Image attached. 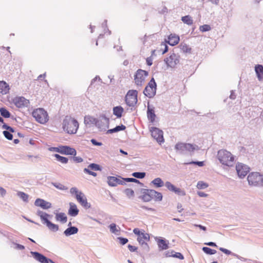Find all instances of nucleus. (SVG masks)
Here are the masks:
<instances>
[{
	"label": "nucleus",
	"instance_id": "2eb2a0df",
	"mask_svg": "<svg viewBox=\"0 0 263 263\" xmlns=\"http://www.w3.org/2000/svg\"><path fill=\"white\" fill-rule=\"evenodd\" d=\"M14 105L18 108L27 107L29 104V101L23 97H16L13 100Z\"/></svg>",
	"mask_w": 263,
	"mask_h": 263
},
{
	"label": "nucleus",
	"instance_id": "6ab92c4d",
	"mask_svg": "<svg viewBox=\"0 0 263 263\" xmlns=\"http://www.w3.org/2000/svg\"><path fill=\"white\" fill-rule=\"evenodd\" d=\"M60 153L63 155L76 156L77 152L74 148L68 146H61Z\"/></svg>",
	"mask_w": 263,
	"mask_h": 263
},
{
	"label": "nucleus",
	"instance_id": "f8f14e48",
	"mask_svg": "<svg viewBox=\"0 0 263 263\" xmlns=\"http://www.w3.org/2000/svg\"><path fill=\"white\" fill-rule=\"evenodd\" d=\"M109 120L105 116H101L97 119L96 126L100 131H105L109 127Z\"/></svg>",
	"mask_w": 263,
	"mask_h": 263
},
{
	"label": "nucleus",
	"instance_id": "7c9ffc66",
	"mask_svg": "<svg viewBox=\"0 0 263 263\" xmlns=\"http://www.w3.org/2000/svg\"><path fill=\"white\" fill-rule=\"evenodd\" d=\"M147 115L148 119L152 122H154L156 115L155 114V111L153 108H151L149 107H148L147 111Z\"/></svg>",
	"mask_w": 263,
	"mask_h": 263
},
{
	"label": "nucleus",
	"instance_id": "aec40b11",
	"mask_svg": "<svg viewBox=\"0 0 263 263\" xmlns=\"http://www.w3.org/2000/svg\"><path fill=\"white\" fill-rule=\"evenodd\" d=\"M156 241L160 250H166L169 248V242L164 238H158Z\"/></svg>",
	"mask_w": 263,
	"mask_h": 263
},
{
	"label": "nucleus",
	"instance_id": "423d86ee",
	"mask_svg": "<svg viewBox=\"0 0 263 263\" xmlns=\"http://www.w3.org/2000/svg\"><path fill=\"white\" fill-rule=\"evenodd\" d=\"M32 115L37 122L41 124L46 123L49 120L47 111L42 108L34 110Z\"/></svg>",
	"mask_w": 263,
	"mask_h": 263
},
{
	"label": "nucleus",
	"instance_id": "de8ad7c7",
	"mask_svg": "<svg viewBox=\"0 0 263 263\" xmlns=\"http://www.w3.org/2000/svg\"><path fill=\"white\" fill-rule=\"evenodd\" d=\"M199 29L202 32H206L210 30L211 29V28L210 25L205 24L200 26L199 27Z\"/></svg>",
	"mask_w": 263,
	"mask_h": 263
},
{
	"label": "nucleus",
	"instance_id": "864d4df0",
	"mask_svg": "<svg viewBox=\"0 0 263 263\" xmlns=\"http://www.w3.org/2000/svg\"><path fill=\"white\" fill-rule=\"evenodd\" d=\"M37 214L40 217V218L42 221L45 222L46 220L48 219L46 218L45 217H44V215H45V212H44L42 211L39 210L37 212Z\"/></svg>",
	"mask_w": 263,
	"mask_h": 263
},
{
	"label": "nucleus",
	"instance_id": "bb28decb",
	"mask_svg": "<svg viewBox=\"0 0 263 263\" xmlns=\"http://www.w3.org/2000/svg\"><path fill=\"white\" fill-rule=\"evenodd\" d=\"M165 255L166 257H173L175 258H179L180 259H184V257L181 253L175 252L174 251L166 252Z\"/></svg>",
	"mask_w": 263,
	"mask_h": 263
},
{
	"label": "nucleus",
	"instance_id": "0e129e2a",
	"mask_svg": "<svg viewBox=\"0 0 263 263\" xmlns=\"http://www.w3.org/2000/svg\"><path fill=\"white\" fill-rule=\"evenodd\" d=\"M6 194V191L3 187L0 186V195L4 197Z\"/></svg>",
	"mask_w": 263,
	"mask_h": 263
},
{
	"label": "nucleus",
	"instance_id": "ddd939ff",
	"mask_svg": "<svg viewBox=\"0 0 263 263\" xmlns=\"http://www.w3.org/2000/svg\"><path fill=\"white\" fill-rule=\"evenodd\" d=\"M236 170L238 176L241 178H244L250 171V167L243 163H238L236 165Z\"/></svg>",
	"mask_w": 263,
	"mask_h": 263
},
{
	"label": "nucleus",
	"instance_id": "2f4dec72",
	"mask_svg": "<svg viewBox=\"0 0 263 263\" xmlns=\"http://www.w3.org/2000/svg\"><path fill=\"white\" fill-rule=\"evenodd\" d=\"M219 249L220 251H221V252H222L223 253H224V254H226L227 255H231L239 259H241L242 258H243L242 257H241L239 255H237V254L233 253L231 251H230L227 249H225V248H223L222 247H220Z\"/></svg>",
	"mask_w": 263,
	"mask_h": 263
},
{
	"label": "nucleus",
	"instance_id": "20e7f679",
	"mask_svg": "<svg viewBox=\"0 0 263 263\" xmlns=\"http://www.w3.org/2000/svg\"><path fill=\"white\" fill-rule=\"evenodd\" d=\"M141 193L142 196L140 198L144 202H148L152 199H155V201H159L162 199V194L154 190L142 189L141 190Z\"/></svg>",
	"mask_w": 263,
	"mask_h": 263
},
{
	"label": "nucleus",
	"instance_id": "603ef678",
	"mask_svg": "<svg viewBox=\"0 0 263 263\" xmlns=\"http://www.w3.org/2000/svg\"><path fill=\"white\" fill-rule=\"evenodd\" d=\"M174 193L178 195L183 196L185 195V192L184 190H181L180 188L176 187L174 191Z\"/></svg>",
	"mask_w": 263,
	"mask_h": 263
},
{
	"label": "nucleus",
	"instance_id": "7ed1b4c3",
	"mask_svg": "<svg viewBox=\"0 0 263 263\" xmlns=\"http://www.w3.org/2000/svg\"><path fill=\"white\" fill-rule=\"evenodd\" d=\"M217 158L223 165L231 167L234 164V156L230 152L226 149H222L218 151Z\"/></svg>",
	"mask_w": 263,
	"mask_h": 263
},
{
	"label": "nucleus",
	"instance_id": "b1692460",
	"mask_svg": "<svg viewBox=\"0 0 263 263\" xmlns=\"http://www.w3.org/2000/svg\"><path fill=\"white\" fill-rule=\"evenodd\" d=\"M78 229L76 227L74 226H70L66 229L64 231V234L66 236H69L71 235H74L77 234L78 232Z\"/></svg>",
	"mask_w": 263,
	"mask_h": 263
},
{
	"label": "nucleus",
	"instance_id": "1a4fd4ad",
	"mask_svg": "<svg viewBox=\"0 0 263 263\" xmlns=\"http://www.w3.org/2000/svg\"><path fill=\"white\" fill-rule=\"evenodd\" d=\"M148 74V72L145 70L138 69L134 76L135 84L138 86H142Z\"/></svg>",
	"mask_w": 263,
	"mask_h": 263
},
{
	"label": "nucleus",
	"instance_id": "4be33fe9",
	"mask_svg": "<svg viewBox=\"0 0 263 263\" xmlns=\"http://www.w3.org/2000/svg\"><path fill=\"white\" fill-rule=\"evenodd\" d=\"M180 40L179 36L175 34H171L168 36V41L167 42L171 46H175L177 45Z\"/></svg>",
	"mask_w": 263,
	"mask_h": 263
},
{
	"label": "nucleus",
	"instance_id": "393cba45",
	"mask_svg": "<svg viewBox=\"0 0 263 263\" xmlns=\"http://www.w3.org/2000/svg\"><path fill=\"white\" fill-rule=\"evenodd\" d=\"M9 85L5 81H0V93L3 95L7 94L9 90Z\"/></svg>",
	"mask_w": 263,
	"mask_h": 263
},
{
	"label": "nucleus",
	"instance_id": "f3484780",
	"mask_svg": "<svg viewBox=\"0 0 263 263\" xmlns=\"http://www.w3.org/2000/svg\"><path fill=\"white\" fill-rule=\"evenodd\" d=\"M34 205L36 206H40L44 210L50 209L52 206L50 202L41 198H37L35 200Z\"/></svg>",
	"mask_w": 263,
	"mask_h": 263
},
{
	"label": "nucleus",
	"instance_id": "c85d7f7f",
	"mask_svg": "<svg viewBox=\"0 0 263 263\" xmlns=\"http://www.w3.org/2000/svg\"><path fill=\"white\" fill-rule=\"evenodd\" d=\"M124 111L123 108L121 106H118L113 108V114L117 118H121Z\"/></svg>",
	"mask_w": 263,
	"mask_h": 263
},
{
	"label": "nucleus",
	"instance_id": "9d476101",
	"mask_svg": "<svg viewBox=\"0 0 263 263\" xmlns=\"http://www.w3.org/2000/svg\"><path fill=\"white\" fill-rule=\"evenodd\" d=\"M177 50H178V48H175L173 52L164 60L165 63L170 67H174L179 62V55L175 53V51Z\"/></svg>",
	"mask_w": 263,
	"mask_h": 263
},
{
	"label": "nucleus",
	"instance_id": "e433bc0d",
	"mask_svg": "<svg viewBox=\"0 0 263 263\" xmlns=\"http://www.w3.org/2000/svg\"><path fill=\"white\" fill-rule=\"evenodd\" d=\"M54 156L56 159L62 163L66 164L68 161V159L67 158L61 156L59 154H55Z\"/></svg>",
	"mask_w": 263,
	"mask_h": 263
},
{
	"label": "nucleus",
	"instance_id": "e2e57ef3",
	"mask_svg": "<svg viewBox=\"0 0 263 263\" xmlns=\"http://www.w3.org/2000/svg\"><path fill=\"white\" fill-rule=\"evenodd\" d=\"M197 194L199 197H205L208 196V194L201 191L197 192Z\"/></svg>",
	"mask_w": 263,
	"mask_h": 263
},
{
	"label": "nucleus",
	"instance_id": "4d7b16f0",
	"mask_svg": "<svg viewBox=\"0 0 263 263\" xmlns=\"http://www.w3.org/2000/svg\"><path fill=\"white\" fill-rule=\"evenodd\" d=\"M84 172L85 173H87L89 175H92L94 177H96L97 176V173L95 172H93L92 171H91L89 169L85 168L84 169Z\"/></svg>",
	"mask_w": 263,
	"mask_h": 263
},
{
	"label": "nucleus",
	"instance_id": "69168bd1",
	"mask_svg": "<svg viewBox=\"0 0 263 263\" xmlns=\"http://www.w3.org/2000/svg\"><path fill=\"white\" fill-rule=\"evenodd\" d=\"M146 63L147 65L151 66L153 64V59L151 57H148L146 59Z\"/></svg>",
	"mask_w": 263,
	"mask_h": 263
},
{
	"label": "nucleus",
	"instance_id": "cd10ccee",
	"mask_svg": "<svg viewBox=\"0 0 263 263\" xmlns=\"http://www.w3.org/2000/svg\"><path fill=\"white\" fill-rule=\"evenodd\" d=\"M55 219L57 221H60L63 223H65L67 221V217L64 213H56Z\"/></svg>",
	"mask_w": 263,
	"mask_h": 263
},
{
	"label": "nucleus",
	"instance_id": "a18cd8bd",
	"mask_svg": "<svg viewBox=\"0 0 263 263\" xmlns=\"http://www.w3.org/2000/svg\"><path fill=\"white\" fill-rule=\"evenodd\" d=\"M146 174L145 172H134L132 176L136 178L142 179L145 177Z\"/></svg>",
	"mask_w": 263,
	"mask_h": 263
},
{
	"label": "nucleus",
	"instance_id": "37998d69",
	"mask_svg": "<svg viewBox=\"0 0 263 263\" xmlns=\"http://www.w3.org/2000/svg\"><path fill=\"white\" fill-rule=\"evenodd\" d=\"M52 185H53L57 189L60 190H66L68 189V188L65 186V185H63L62 184L60 183H56V182H52Z\"/></svg>",
	"mask_w": 263,
	"mask_h": 263
},
{
	"label": "nucleus",
	"instance_id": "09e8293b",
	"mask_svg": "<svg viewBox=\"0 0 263 263\" xmlns=\"http://www.w3.org/2000/svg\"><path fill=\"white\" fill-rule=\"evenodd\" d=\"M208 186V185L203 181H199L197 184V187L198 189H204Z\"/></svg>",
	"mask_w": 263,
	"mask_h": 263
},
{
	"label": "nucleus",
	"instance_id": "9b49d317",
	"mask_svg": "<svg viewBox=\"0 0 263 263\" xmlns=\"http://www.w3.org/2000/svg\"><path fill=\"white\" fill-rule=\"evenodd\" d=\"M138 92L136 90H130L128 91L126 97L125 101L129 106H134L137 102Z\"/></svg>",
	"mask_w": 263,
	"mask_h": 263
},
{
	"label": "nucleus",
	"instance_id": "dca6fc26",
	"mask_svg": "<svg viewBox=\"0 0 263 263\" xmlns=\"http://www.w3.org/2000/svg\"><path fill=\"white\" fill-rule=\"evenodd\" d=\"M76 198L79 203L85 209L90 208V204L87 202L85 195L82 192L79 195H76Z\"/></svg>",
	"mask_w": 263,
	"mask_h": 263
},
{
	"label": "nucleus",
	"instance_id": "5fc2aeb1",
	"mask_svg": "<svg viewBox=\"0 0 263 263\" xmlns=\"http://www.w3.org/2000/svg\"><path fill=\"white\" fill-rule=\"evenodd\" d=\"M186 164H196L199 166L201 167L204 165V162L203 161H192L191 162L187 163Z\"/></svg>",
	"mask_w": 263,
	"mask_h": 263
},
{
	"label": "nucleus",
	"instance_id": "4c0bfd02",
	"mask_svg": "<svg viewBox=\"0 0 263 263\" xmlns=\"http://www.w3.org/2000/svg\"><path fill=\"white\" fill-rule=\"evenodd\" d=\"M0 113L1 116L4 118H8L10 117V113L5 107H2L0 108Z\"/></svg>",
	"mask_w": 263,
	"mask_h": 263
},
{
	"label": "nucleus",
	"instance_id": "473e14b6",
	"mask_svg": "<svg viewBox=\"0 0 263 263\" xmlns=\"http://www.w3.org/2000/svg\"><path fill=\"white\" fill-rule=\"evenodd\" d=\"M109 228L110 229V231L115 234L118 235L120 231V227H118L115 223H111L109 226Z\"/></svg>",
	"mask_w": 263,
	"mask_h": 263
},
{
	"label": "nucleus",
	"instance_id": "49530a36",
	"mask_svg": "<svg viewBox=\"0 0 263 263\" xmlns=\"http://www.w3.org/2000/svg\"><path fill=\"white\" fill-rule=\"evenodd\" d=\"M165 186L169 191L173 192H174L175 190L176 189V187L169 181H167L165 182Z\"/></svg>",
	"mask_w": 263,
	"mask_h": 263
},
{
	"label": "nucleus",
	"instance_id": "58836bf2",
	"mask_svg": "<svg viewBox=\"0 0 263 263\" xmlns=\"http://www.w3.org/2000/svg\"><path fill=\"white\" fill-rule=\"evenodd\" d=\"M179 48L180 50L184 53L190 52L191 50V48L184 43H181L179 45Z\"/></svg>",
	"mask_w": 263,
	"mask_h": 263
},
{
	"label": "nucleus",
	"instance_id": "774afa93",
	"mask_svg": "<svg viewBox=\"0 0 263 263\" xmlns=\"http://www.w3.org/2000/svg\"><path fill=\"white\" fill-rule=\"evenodd\" d=\"M195 226L196 227L199 228L201 230H202L203 231H205L206 230V228L205 227L203 226L200 225V224H195Z\"/></svg>",
	"mask_w": 263,
	"mask_h": 263
},
{
	"label": "nucleus",
	"instance_id": "4468645a",
	"mask_svg": "<svg viewBox=\"0 0 263 263\" xmlns=\"http://www.w3.org/2000/svg\"><path fill=\"white\" fill-rule=\"evenodd\" d=\"M152 136L161 144L164 142L163 132L157 127H153L151 130Z\"/></svg>",
	"mask_w": 263,
	"mask_h": 263
},
{
	"label": "nucleus",
	"instance_id": "6e6552de",
	"mask_svg": "<svg viewBox=\"0 0 263 263\" xmlns=\"http://www.w3.org/2000/svg\"><path fill=\"white\" fill-rule=\"evenodd\" d=\"M157 84L155 79L152 78L148 82V85L145 87L143 93L149 98H152L156 93Z\"/></svg>",
	"mask_w": 263,
	"mask_h": 263
},
{
	"label": "nucleus",
	"instance_id": "8fccbe9b",
	"mask_svg": "<svg viewBox=\"0 0 263 263\" xmlns=\"http://www.w3.org/2000/svg\"><path fill=\"white\" fill-rule=\"evenodd\" d=\"M5 137L9 140H11L13 139L12 134L7 130H4L3 132Z\"/></svg>",
	"mask_w": 263,
	"mask_h": 263
},
{
	"label": "nucleus",
	"instance_id": "13d9d810",
	"mask_svg": "<svg viewBox=\"0 0 263 263\" xmlns=\"http://www.w3.org/2000/svg\"><path fill=\"white\" fill-rule=\"evenodd\" d=\"M118 239L119 240L120 243L122 245H125L128 241L127 238L123 237H118Z\"/></svg>",
	"mask_w": 263,
	"mask_h": 263
},
{
	"label": "nucleus",
	"instance_id": "c03bdc74",
	"mask_svg": "<svg viewBox=\"0 0 263 263\" xmlns=\"http://www.w3.org/2000/svg\"><path fill=\"white\" fill-rule=\"evenodd\" d=\"M202 249L203 251L207 254L213 255V254H215L216 253V250H213V249H212L210 248L206 247H203Z\"/></svg>",
	"mask_w": 263,
	"mask_h": 263
},
{
	"label": "nucleus",
	"instance_id": "5701e85b",
	"mask_svg": "<svg viewBox=\"0 0 263 263\" xmlns=\"http://www.w3.org/2000/svg\"><path fill=\"white\" fill-rule=\"evenodd\" d=\"M255 71L259 81L263 79V66L262 65H256L255 66Z\"/></svg>",
	"mask_w": 263,
	"mask_h": 263
},
{
	"label": "nucleus",
	"instance_id": "a19ab883",
	"mask_svg": "<svg viewBox=\"0 0 263 263\" xmlns=\"http://www.w3.org/2000/svg\"><path fill=\"white\" fill-rule=\"evenodd\" d=\"M87 168L89 169L90 170H93V171H101V166L97 164L96 163H91L90 164Z\"/></svg>",
	"mask_w": 263,
	"mask_h": 263
},
{
	"label": "nucleus",
	"instance_id": "72a5a7b5",
	"mask_svg": "<svg viewBox=\"0 0 263 263\" xmlns=\"http://www.w3.org/2000/svg\"><path fill=\"white\" fill-rule=\"evenodd\" d=\"M151 183L157 187H160L164 185V182L160 178H155L151 182Z\"/></svg>",
	"mask_w": 263,
	"mask_h": 263
},
{
	"label": "nucleus",
	"instance_id": "3c124183",
	"mask_svg": "<svg viewBox=\"0 0 263 263\" xmlns=\"http://www.w3.org/2000/svg\"><path fill=\"white\" fill-rule=\"evenodd\" d=\"M124 193L129 198L134 196V191L130 189H126L124 191Z\"/></svg>",
	"mask_w": 263,
	"mask_h": 263
},
{
	"label": "nucleus",
	"instance_id": "052dcab7",
	"mask_svg": "<svg viewBox=\"0 0 263 263\" xmlns=\"http://www.w3.org/2000/svg\"><path fill=\"white\" fill-rule=\"evenodd\" d=\"M91 142L92 143V144L94 145H96V146H101L102 145V143L101 142H98L96 139H92L91 140Z\"/></svg>",
	"mask_w": 263,
	"mask_h": 263
},
{
	"label": "nucleus",
	"instance_id": "c756f323",
	"mask_svg": "<svg viewBox=\"0 0 263 263\" xmlns=\"http://www.w3.org/2000/svg\"><path fill=\"white\" fill-rule=\"evenodd\" d=\"M125 128H126V126L123 124H121V125H118V126H116L114 128H111V129L107 130L106 132V134H112L114 133H117V132L121 131V130H124V129H125Z\"/></svg>",
	"mask_w": 263,
	"mask_h": 263
},
{
	"label": "nucleus",
	"instance_id": "39448f33",
	"mask_svg": "<svg viewBox=\"0 0 263 263\" xmlns=\"http://www.w3.org/2000/svg\"><path fill=\"white\" fill-rule=\"evenodd\" d=\"M247 180L249 185L255 186H263V175L258 172H253L250 173Z\"/></svg>",
	"mask_w": 263,
	"mask_h": 263
},
{
	"label": "nucleus",
	"instance_id": "338daca9",
	"mask_svg": "<svg viewBox=\"0 0 263 263\" xmlns=\"http://www.w3.org/2000/svg\"><path fill=\"white\" fill-rule=\"evenodd\" d=\"M205 245L211 246V247H217L216 243H215L214 242H209L208 243H205Z\"/></svg>",
	"mask_w": 263,
	"mask_h": 263
},
{
	"label": "nucleus",
	"instance_id": "c9c22d12",
	"mask_svg": "<svg viewBox=\"0 0 263 263\" xmlns=\"http://www.w3.org/2000/svg\"><path fill=\"white\" fill-rule=\"evenodd\" d=\"M181 21L184 23H185L188 25H191L193 23L192 18L190 15H185L184 16H182L181 17Z\"/></svg>",
	"mask_w": 263,
	"mask_h": 263
},
{
	"label": "nucleus",
	"instance_id": "79ce46f5",
	"mask_svg": "<svg viewBox=\"0 0 263 263\" xmlns=\"http://www.w3.org/2000/svg\"><path fill=\"white\" fill-rule=\"evenodd\" d=\"M123 180L125 182H135L140 184L141 186H143V184L141 183L138 180L134 178H122Z\"/></svg>",
	"mask_w": 263,
	"mask_h": 263
},
{
	"label": "nucleus",
	"instance_id": "a878e982",
	"mask_svg": "<svg viewBox=\"0 0 263 263\" xmlns=\"http://www.w3.org/2000/svg\"><path fill=\"white\" fill-rule=\"evenodd\" d=\"M43 223L46 224L47 228L52 232H57L59 230V226L53 223L48 219L46 220Z\"/></svg>",
	"mask_w": 263,
	"mask_h": 263
},
{
	"label": "nucleus",
	"instance_id": "412c9836",
	"mask_svg": "<svg viewBox=\"0 0 263 263\" xmlns=\"http://www.w3.org/2000/svg\"><path fill=\"white\" fill-rule=\"evenodd\" d=\"M69 209L68 210V214L72 217H75L79 214V210L77 208L76 204L73 202L69 203Z\"/></svg>",
	"mask_w": 263,
	"mask_h": 263
},
{
	"label": "nucleus",
	"instance_id": "0eeeda50",
	"mask_svg": "<svg viewBox=\"0 0 263 263\" xmlns=\"http://www.w3.org/2000/svg\"><path fill=\"white\" fill-rule=\"evenodd\" d=\"M133 232L135 234L138 236L137 240L139 244L142 247V248L146 251L149 250V247L146 242L142 241V238H144L146 241L149 240V236L147 233H144L141 232L138 228H135L133 230Z\"/></svg>",
	"mask_w": 263,
	"mask_h": 263
},
{
	"label": "nucleus",
	"instance_id": "f03ea898",
	"mask_svg": "<svg viewBox=\"0 0 263 263\" xmlns=\"http://www.w3.org/2000/svg\"><path fill=\"white\" fill-rule=\"evenodd\" d=\"M78 121L70 116H66L62 122L63 130L69 134H76L79 128Z\"/></svg>",
	"mask_w": 263,
	"mask_h": 263
},
{
	"label": "nucleus",
	"instance_id": "6e6d98bb",
	"mask_svg": "<svg viewBox=\"0 0 263 263\" xmlns=\"http://www.w3.org/2000/svg\"><path fill=\"white\" fill-rule=\"evenodd\" d=\"M81 191H79L77 187H73L70 189V193L71 194H74L76 196V195H79Z\"/></svg>",
	"mask_w": 263,
	"mask_h": 263
},
{
	"label": "nucleus",
	"instance_id": "bf43d9fd",
	"mask_svg": "<svg viewBox=\"0 0 263 263\" xmlns=\"http://www.w3.org/2000/svg\"><path fill=\"white\" fill-rule=\"evenodd\" d=\"M71 159L77 163H80L83 161V159L81 157H73Z\"/></svg>",
	"mask_w": 263,
	"mask_h": 263
},
{
	"label": "nucleus",
	"instance_id": "ea45409f",
	"mask_svg": "<svg viewBox=\"0 0 263 263\" xmlns=\"http://www.w3.org/2000/svg\"><path fill=\"white\" fill-rule=\"evenodd\" d=\"M17 194L24 201L26 202H28L29 196L27 194L22 192H18Z\"/></svg>",
	"mask_w": 263,
	"mask_h": 263
},
{
	"label": "nucleus",
	"instance_id": "680f3d73",
	"mask_svg": "<svg viewBox=\"0 0 263 263\" xmlns=\"http://www.w3.org/2000/svg\"><path fill=\"white\" fill-rule=\"evenodd\" d=\"M128 248L130 252H135L137 250V248L135 246H133L131 245H128Z\"/></svg>",
	"mask_w": 263,
	"mask_h": 263
},
{
	"label": "nucleus",
	"instance_id": "a211bd4d",
	"mask_svg": "<svg viewBox=\"0 0 263 263\" xmlns=\"http://www.w3.org/2000/svg\"><path fill=\"white\" fill-rule=\"evenodd\" d=\"M107 183L110 186H116L118 184H125L123 179H120L114 176H109L107 177Z\"/></svg>",
	"mask_w": 263,
	"mask_h": 263
},
{
	"label": "nucleus",
	"instance_id": "f257e3e1",
	"mask_svg": "<svg viewBox=\"0 0 263 263\" xmlns=\"http://www.w3.org/2000/svg\"><path fill=\"white\" fill-rule=\"evenodd\" d=\"M175 149L177 154L180 155H192L195 151L199 150V147L194 144L178 142L176 144Z\"/></svg>",
	"mask_w": 263,
	"mask_h": 263
},
{
	"label": "nucleus",
	"instance_id": "f704fd0d",
	"mask_svg": "<svg viewBox=\"0 0 263 263\" xmlns=\"http://www.w3.org/2000/svg\"><path fill=\"white\" fill-rule=\"evenodd\" d=\"M97 119H96L91 116H86L84 118V123L85 124H94L96 125V122H97Z\"/></svg>",
	"mask_w": 263,
	"mask_h": 263
}]
</instances>
